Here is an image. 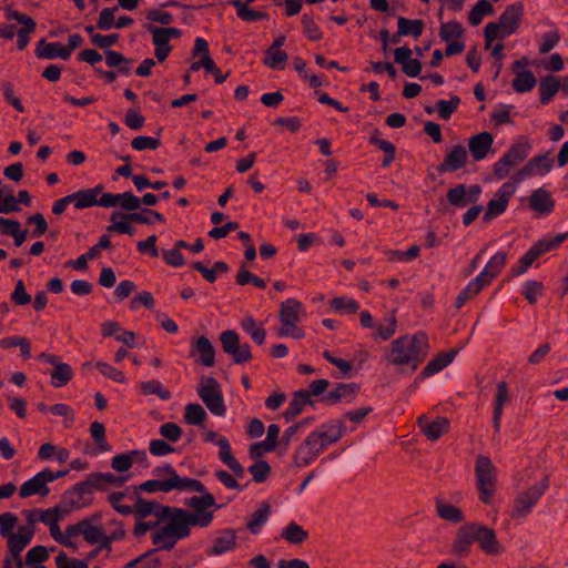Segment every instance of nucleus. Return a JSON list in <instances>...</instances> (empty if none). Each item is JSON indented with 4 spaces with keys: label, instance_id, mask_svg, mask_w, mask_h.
<instances>
[{
    "label": "nucleus",
    "instance_id": "obj_1",
    "mask_svg": "<svg viewBox=\"0 0 568 568\" xmlns=\"http://www.w3.org/2000/svg\"><path fill=\"white\" fill-rule=\"evenodd\" d=\"M211 523L212 520L206 515L172 507L169 521L163 527L153 531L152 542L159 549L172 550L179 540L191 535V527L204 528Z\"/></svg>",
    "mask_w": 568,
    "mask_h": 568
},
{
    "label": "nucleus",
    "instance_id": "obj_2",
    "mask_svg": "<svg viewBox=\"0 0 568 568\" xmlns=\"http://www.w3.org/2000/svg\"><path fill=\"white\" fill-rule=\"evenodd\" d=\"M428 337L426 333L418 332L414 335H403L394 339L384 359L393 366H410L416 371L428 355Z\"/></svg>",
    "mask_w": 568,
    "mask_h": 568
},
{
    "label": "nucleus",
    "instance_id": "obj_3",
    "mask_svg": "<svg viewBox=\"0 0 568 568\" xmlns=\"http://www.w3.org/2000/svg\"><path fill=\"white\" fill-rule=\"evenodd\" d=\"M524 4L516 2L508 6L499 17L498 22H489L485 27V47L488 49L497 37L506 38L514 34L521 22Z\"/></svg>",
    "mask_w": 568,
    "mask_h": 568
},
{
    "label": "nucleus",
    "instance_id": "obj_4",
    "mask_svg": "<svg viewBox=\"0 0 568 568\" xmlns=\"http://www.w3.org/2000/svg\"><path fill=\"white\" fill-rule=\"evenodd\" d=\"M475 474L479 499L488 505L496 491V468L490 458L485 455H478L475 463Z\"/></svg>",
    "mask_w": 568,
    "mask_h": 568
},
{
    "label": "nucleus",
    "instance_id": "obj_5",
    "mask_svg": "<svg viewBox=\"0 0 568 568\" xmlns=\"http://www.w3.org/2000/svg\"><path fill=\"white\" fill-rule=\"evenodd\" d=\"M197 394L209 410L216 416H224L226 407L224 405L221 386L214 377L202 376L197 388Z\"/></svg>",
    "mask_w": 568,
    "mask_h": 568
},
{
    "label": "nucleus",
    "instance_id": "obj_6",
    "mask_svg": "<svg viewBox=\"0 0 568 568\" xmlns=\"http://www.w3.org/2000/svg\"><path fill=\"white\" fill-rule=\"evenodd\" d=\"M220 342L224 353L232 356L234 364H243L252 359L248 344H241L240 336L235 331H224L220 335Z\"/></svg>",
    "mask_w": 568,
    "mask_h": 568
},
{
    "label": "nucleus",
    "instance_id": "obj_7",
    "mask_svg": "<svg viewBox=\"0 0 568 568\" xmlns=\"http://www.w3.org/2000/svg\"><path fill=\"white\" fill-rule=\"evenodd\" d=\"M547 488L548 479L545 477L539 485L531 486L527 490L518 494L517 498L515 499L511 517H526Z\"/></svg>",
    "mask_w": 568,
    "mask_h": 568
},
{
    "label": "nucleus",
    "instance_id": "obj_8",
    "mask_svg": "<svg viewBox=\"0 0 568 568\" xmlns=\"http://www.w3.org/2000/svg\"><path fill=\"white\" fill-rule=\"evenodd\" d=\"M529 145L527 143H517L506 152V154L495 163L494 174L497 179L506 178L514 166L520 164L528 156Z\"/></svg>",
    "mask_w": 568,
    "mask_h": 568
},
{
    "label": "nucleus",
    "instance_id": "obj_9",
    "mask_svg": "<svg viewBox=\"0 0 568 568\" xmlns=\"http://www.w3.org/2000/svg\"><path fill=\"white\" fill-rule=\"evenodd\" d=\"M101 518L100 514H93L89 518H84L74 525L68 526V536L72 537V540L79 536L90 544L95 545L100 537H102L103 527L94 525Z\"/></svg>",
    "mask_w": 568,
    "mask_h": 568
},
{
    "label": "nucleus",
    "instance_id": "obj_10",
    "mask_svg": "<svg viewBox=\"0 0 568 568\" xmlns=\"http://www.w3.org/2000/svg\"><path fill=\"white\" fill-rule=\"evenodd\" d=\"M324 449V444L318 439L317 433H311L296 449L294 463L297 467L307 466L314 462Z\"/></svg>",
    "mask_w": 568,
    "mask_h": 568
},
{
    "label": "nucleus",
    "instance_id": "obj_11",
    "mask_svg": "<svg viewBox=\"0 0 568 568\" xmlns=\"http://www.w3.org/2000/svg\"><path fill=\"white\" fill-rule=\"evenodd\" d=\"M135 506L133 507V514L136 519H144L150 515L156 516L159 519H166L169 521L172 513V507L161 505L154 500H145L141 497L140 493L134 491Z\"/></svg>",
    "mask_w": 568,
    "mask_h": 568
},
{
    "label": "nucleus",
    "instance_id": "obj_12",
    "mask_svg": "<svg viewBox=\"0 0 568 568\" xmlns=\"http://www.w3.org/2000/svg\"><path fill=\"white\" fill-rule=\"evenodd\" d=\"M516 191V186L511 182H506L495 193L494 197L488 202L487 209L484 213V221H490L493 217L504 213L507 209L508 202Z\"/></svg>",
    "mask_w": 568,
    "mask_h": 568
},
{
    "label": "nucleus",
    "instance_id": "obj_13",
    "mask_svg": "<svg viewBox=\"0 0 568 568\" xmlns=\"http://www.w3.org/2000/svg\"><path fill=\"white\" fill-rule=\"evenodd\" d=\"M473 534L474 542H477L485 554L498 555L501 552V546L493 528L474 523Z\"/></svg>",
    "mask_w": 568,
    "mask_h": 568
},
{
    "label": "nucleus",
    "instance_id": "obj_14",
    "mask_svg": "<svg viewBox=\"0 0 568 568\" xmlns=\"http://www.w3.org/2000/svg\"><path fill=\"white\" fill-rule=\"evenodd\" d=\"M417 425L427 439L432 442H436L447 434L450 427L448 418L440 416L432 420L426 415H420L417 418Z\"/></svg>",
    "mask_w": 568,
    "mask_h": 568
},
{
    "label": "nucleus",
    "instance_id": "obj_15",
    "mask_svg": "<svg viewBox=\"0 0 568 568\" xmlns=\"http://www.w3.org/2000/svg\"><path fill=\"white\" fill-rule=\"evenodd\" d=\"M39 359L44 361L54 367L51 373V384L54 387H62L71 381L73 376L72 368L69 364L61 363L59 356L41 353L39 355Z\"/></svg>",
    "mask_w": 568,
    "mask_h": 568
},
{
    "label": "nucleus",
    "instance_id": "obj_16",
    "mask_svg": "<svg viewBox=\"0 0 568 568\" xmlns=\"http://www.w3.org/2000/svg\"><path fill=\"white\" fill-rule=\"evenodd\" d=\"M33 535L34 527L27 525L20 526L17 532L7 536L10 556L18 557V555H21L23 549L31 542Z\"/></svg>",
    "mask_w": 568,
    "mask_h": 568
},
{
    "label": "nucleus",
    "instance_id": "obj_17",
    "mask_svg": "<svg viewBox=\"0 0 568 568\" xmlns=\"http://www.w3.org/2000/svg\"><path fill=\"white\" fill-rule=\"evenodd\" d=\"M474 523H467L458 528L452 545V552L456 557L467 556L474 544Z\"/></svg>",
    "mask_w": 568,
    "mask_h": 568
},
{
    "label": "nucleus",
    "instance_id": "obj_18",
    "mask_svg": "<svg viewBox=\"0 0 568 568\" xmlns=\"http://www.w3.org/2000/svg\"><path fill=\"white\" fill-rule=\"evenodd\" d=\"M467 151L465 146L455 145L449 153L446 154L444 161L437 166L439 173L455 172L464 168L467 163Z\"/></svg>",
    "mask_w": 568,
    "mask_h": 568
},
{
    "label": "nucleus",
    "instance_id": "obj_19",
    "mask_svg": "<svg viewBox=\"0 0 568 568\" xmlns=\"http://www.w3.org/2000/svg\"><path fill=\"white\" fill-rule=\"evenodd\" d=\"M413 51L408 47H400L394 50L395 62L402 65V71L410 78L419 75L422 62L418 59H412Z\"/></svg>",
    "mask_w": 568,
    "mask_h": 568
},
{
    "label": "nucleus",
    "instance_id": "obj_20",
    "mask_svg": "<svg viewBox=\"0 0 568 568\" xmlns=\"http://www.w3.org/2000/svg\"><path fill=\"white\" fill-rule=\"evenodd\" d=\"M494 139L489 132H481L468 140V149L475 161H481L491 149Z\"/></svg>",
    "mask_w": 568,
    "mask_h": 568
},
{
    "label": "nucleus",
    "instance_id": "obj_21",
    "mask_svg": "<svg viewBox=\"0 0 568 568\" xmlns=\"http://www.w3.org/2000/svg\"><path fill=\"white\" fill-rule=\"evenodd\" d=\"M507 261V254L496 253L486 264L485 268L476 277L484 286L489 285L503 271Z\"/></svg>",
    "mask_w": 568,
    "mask_h": 568
},
{
    "label": "nucleus",
    "instance_id": "obj_22",
    "mask_svg": "<svg viewBox=\"0 0 568 568\" xmlns=\"http://www.w3.org/2000/svg\"><path fill=\"white\" fill-rule=\"evenodd\" d=\"M48 483L49 481L47 479V476L42 470L21 485L19 495L21 498H27L32 495H40L42 497H45L50 491L48 488Z\"/></svg>",
    "mask_w": 568,
    "mask_h": 568
},
{
    "label": "nucleus",
    "instance_id": "obj_23",
    "mask_svg": "<svg viewBox=\"0 0 568 568\" xmlns=\"http://www.w3.org/2000/svg\"><path fill=\"white\" fill-rule=\"evenodd\" d=\"M314 404L315 402L310 398V394L306 393V389H300L293 394L283 416L285 420L290 423L303 412L305 405L314 406Z\"/></svg>",
    "mask_w": 568,
    "mask_h": 568
},
{
    "label": "nucleus",
    "instance_id": "obj_24",
    "mask_svg": "<svg viewBox=\"0 0 568 568\" xmlns=\"http://www.w3.org/2000/svg\"><path fill=\"white\" fill-rule=\"evenodd\" d=\"M529 207L539 214H549L554 211L555 201L548 190L539 187L529 196Z\"/></svg>",
    "mask_w": 568,
    "mask_h": 568
},
{
    "label": "nucleus",
    "instance_id": "obj_25",
    "mask_svg": "<svg viewBox=\"0 0 568 568\" xmlns=\"http://www.w3.org/2000/svg\"><path fill=\"white\" fill-rule=\"evenodd\" d=\"M456 355L457 349H450L446 353L437 355L434 359L429 361L427 365L423 368V371L419 374V378L424 379L439 373L454 361Z\"/></svg>",
    "mask_w": 568,
    "mask_h": 568
},
{
    "label": "nucleus",
    "instance_id": "obj_26",
    "mask_svg": "<svg viewBox=\"0 0 568 568\" xmlns=\"http://www.w3.org/2000/svg\"><path fill=\"white\" fill-rule=\"evenodd\" d=\"M202 496H193L187 501L186 505L193 509V513L200 515H206L211 520H213V510H209L211 507L220 508L221 506H216L215 498L211 493L204 490L201 493Z\"/></svg>",
    "mask_w": 568,
    "mask_h": 568
},
{
    "label": "nucleus",
    "instance_id": "obj_27",
    "mask_svg": "<svg viewBox=\"0 0 568 568\" xmlns=\"http://www.w3.org/2000/svg\"><path fill=\"white\" fill-rule=\"evenodd\" d=\"M36 54L40 59H69V52L64 45L59 42H47L44 39L38 42Z\"/></svg>",
    "mask_w": 568,
    "mask_h": 568
},
{
    "label": "nucleus",
    "instance_id": "obj_28",
    "mask_svg": "<svg viewBox=\"0 0 568 568\" xmlns=\"http://www.w3.org/2000/svg\"><path fill=\"white\" fill-rule=\"evenodd\" d=\"M217 445L220 446V459L233 471L236 477L243 478L245 470L243 466L233 457L229 440L226 438H220L217 440Z\"/></svg>",
    "mask_w": 568,
    "mask_h": 568
},
{
    "label": "nucleus",
    "instance_id": "obj_29",
    "mask_svg": "<svg viewBox=\"0 0 568 568\" xmlns=\"http://www.w3.org/2000/svg\"><path fill=\"white\" fill-rule=\"evenodd\" d=\"M552 161L547 155L535 156L518 172L519 180L534 174L542 175L550 171Z\"/></svg>",
    "mask_w": 568,
    "mask_h": 568
},
{
    "label": "nucleus",
    "instance_id": "obj_30",
    "mask_svg": "<svg viewBox=\"0 0 568 568\" xmlns=\"http://www.w3.org/2000/svg\"><path fill=\"white\" fill-rule=\"evenodd\" d=\"M103 185L99 184L93 189H87L70 194L72 203L77 209H85L97 205L98 195L102 192Z\"/></svg>",
    "mask_w": 568,
    "mask_h": 568
},
{
    "label": "nucleus",
    "instance_id": "obj_31",
    "mask_svg": "<svg viewBox=\"0 0 568 568\" xmlns=\"http://www.w3.org/2000/svg\"><path fill=\"white\" fill-rule=\"evenodd\" d=\"M194 349L199 354L197 362L205 367H212L215 364V348L206 336H200L195 344Z\"/></svg>",
    "mask_w": 568,
    "mask_h": 568
},
{
    "label": "nucleus",
    "instance_id": "obj_32",
    "mask_svg": "<svg viewBox=\"0 0 568 568\" xmlns=\"http://www.w3.org/2000/svg\"><path fill=\"white\" fill-rule=\"evenodd\" d=\"M508 400H509L508 385L506 382L501 381L497 385V394H496V398H495L494 416H493L494 428L496 432H498L500 428L503 407H504V404L507 403Z\"/></svg>",
    "mask_w": 568,
    "mask_h": 568
},
{
    "label": "nucleus",
    "instance_id": "obj_33",
    "mask_svg": "<svg viewBox=\"0 0 568 568\" xmlns=\"http://www.w3.org/2000/svg\"><path fill=\"white\" fill-rule=\"evenodd\" d=\"M301 307L302 303L295 298H287L282 302L280 307V320L282 324L292 325V323H297L300 321Z\"/></svg>",
    "mask_w": 568,
    "mask_h": 568
},
{
    "label": "nucleus",
    "instance_id": "obj_34",
    "mask_svg": "<svg viewBox=\"0 0 568 568\" xmlns=\"http://www.w3.org/2000/svg\"><path fill=\"white\" fill-rule=\"evenodd\" d=\"M325 430L316 432L318 439L324 444V448L336 443L344 435L345 426L342 420H335L324 426Z\"/></svg>",
    "mask_w": 568,
    "mask_h": 568
},
{
    "label": "nucleus",
    "instance_id": "obj_35",
    "mask_svg": "<svg viewBox=\"0 0 568 568\" xmlns=\"http://www.w3.org/2000/svg\"><path fill=\"white\" fill-rule=\"evenodd\" d=\"M560 90V80L555 75H546L539 81L540 103L547 104Z\"/></svg>",
    "mask_w": 568,
    "mask_h": 568
},
{
    "label": "nucleus",
    "instance_id": "obj_36",
    "mask_svg": "<svg viewBox=\"0 0 568 568\" xmlns=\"http://www.w3.org/2000/svg\"><path fill=\"white\" fill-rule=\"evenodd\" d=\"M236 546V535L234 530L226 529L214 541V546L207 551L209 555H222L232 550Z\"/></svg>",
    "mask_w": 568,
    "mask_h": 568
},
{
    "label": "nucleus",
    "instance_id": "obj_37",
    "mask_svg": "<svg viewBox=\"0 0 568 568\" xmlns=\"http://www.w3.org/2000/svg\"><path fill=\"white\" fill-rule=\"evenodd\" d=\"M436 511L442 519L449 523L459 524L463 523L465 519L460 508L448 503H445L440 499L436 500Z\"/></svg>",
    "mask_w": 568,
    "mask_h": 568
},
{
    "label": "nucleus",
    "instance_id": "obj_38",
    "mask_svg": "<svg viewBox=\"0 0 568 568\" xmlns=\"http://www.w3.org/2000/svg\"><path fill=\"white\" fill-rule=\"evenodd\" d=\"M77 494L78 493L73 491L71 488L62 495L61 503L58 505V507L61 508V511L63 513L64 516H67L73 509H79L91 504V499L83 500Z\"/></svg>",
    "mask_w": 568,
    "mask_h": 568
},
{
    "label": "nucleus",
    "instance_id": "obj_39",
    "mask_svg": "<svg viewBox=\"0 0 568 568\" xmlns=\"http://www.w3.org/2000/svg\"><path fill=\"white\" fill-rule=\"evenodd\" d=\"M159 547L156 546L155 549L148 550L143 555L139 556L138 558L129 561L125 565V568H160L161 560L155 556V554L159 551Z\"/></svg>",
    "mask_w": 568,
    "mask_h": 568
},
{
    "label": "nucleus",
    "instance_id": "obj_40",
    "mask_svg": "<svg viewBox=\"0 0 568 568\" xmlns=\"http://www.w3.org/2000/svg\"><path fill=\"white\" fill-rule=\"evenodd\" d=\"M398 36H413L418 38L424 30V22L420 19L410 20L405 17H399L397 20Z\"/></svg>",
    "mask_w": 568,
    "mask_h": 568
},
{
    "label": "nucleus",
    "instance_id": "obj_41",
    "mask_svg": "<svg viewBox=\"0 0 568 568\" xmlns=\"http://www.w3.org/2000/svg\"><path fill=\"white\" fill-rule=\"evenodd\" d=\"M359 387L357 384H344L341 383L336 386L335 389L329 392L324 400L328 404H335L341 402L344 398L354 396L358 392Z\"/></svg>",
    "mask_w": 568,
    "mask_h": 568
},
{
    "label": "nucleus",
    "instance_id": "obj_42",
    "mask_svg": "<svg viewBox=\"0 0 568 568\" xmlns=\"http://www.w3.org/2000/svg\"><path fill=\"white\" fill-rule=\"evenodd\" d=\"M170 490H194L196 493H204L205 487L202 481L189 477H181L174 475L170 478Z\"/></svg>",
    "mask_w": 568,
    "mask_h": 568
},
{
    "label": "nucleus",
    "instance_id": "obj_43",
    "mask_svg": "<svg viewBox=\"0 0 568 568\" xmlns=\"http://www.w3.org/2000/svg\"><path fill=\"white\" fill-rule=\"evenodd\" d=\"M125 215H126V213L124 214V213H122L120 211L112 212V214L110 216V221L112 222V224H110L106 227L108 232H118V233H121V234L133 235L134 234V229L129 223L131 221L130 220H125Z\"/></svg>",
    "mask_w": 568,
    "mask_h": 568
},
{
    "label": "nucleus",
    "instance_id": "obj_44",
    "mask_svg": "<svg viewBox=\"0 0 568 568\" xmlns=\"http://www.w3.org/2000/svg\"><path fill=\"white\" fill-rule=\"evenodd\" d=\"M537 83L536 77L531 71L516 72L513 80V89L518 93L531 91Z\"/></svg>",
    "mask_w": 568,
    "mask_h": 568
},
{
    "label": "nucleus",
    "instance_id": "obj_45",
    "mask_svg": "<svg viewBox=\"0 0 568 568\" xmlns=\"http://www.w3.org/2000/svg\"><path fill=\"white\" fill-rule=\"evenodd\" d=\"M281 536L287 542L298 545L304 542L308 538V532L305 529H303L300 525L291 523L282 531Z\"/></svg>",
    "mask_w": 568,
    "mask_h": 568
},
{
    "label": "nucleus",
    "instance_id": "obj_46",
    "mask_svg": "<svg viewBox=\"0 0 568 568\" xmlns=\"http://www.w3.org/2000/svg\"><path fill=\"white\" fill-rule=\"evenodd\" d=\"M494 13L493 4L487 0H479L470 10L468 14L469 23L473 26H478L484 16H489Z\"/></svg>",
    "mask_w": 568,
    "mask_h": 568
},
{
    "label": "nucleus",
    "instance_id": "obj_47",
    "mask_svg": "<svg viewBox=\"0 0 568 568\" xmlns=\"http://www.w3.org/2000/svg\"><path fill=\"white\" fill-rule=\"evenodd\" d=\"M485 286L475 277L467 286L458 294L455 301V306L460 308L468 300L478 295Z\"/></svg>",
    "mask_w": 568,
    "mask_h": 568
},
{
    "label": "nucleus",
    "instance_id": "obj_48",
    "mask_svg": "<svg viewBox=\"0 0 568 568\" xmlns=\"http://www.w3.org/2000/svg\"><path fill=\"white\" fill-rule=\"evenodd\" d=\"M447 201L455 207H465L470 204L467 197V186L465 184H458L447 191Z\"/></svg>",
    "mask_w": 568,
    "mask_h": 568
},
{
    "label": "nucleus",
    "instance_id": "obj_49",
    "mask_svg": "<svg viewBox=\"0 0 568 568\" xmlns=\"http://www.w3.org/2000/svg\"><path fill=\"white\" fill-rule=\"evenodd\" d=\"M170 478L165 479H150L144 483H142L139 486H134L133 489L136 493L144 491V493H155V491H162V493H169L170 490Z\"/></svg>",
    "mask_w": 568,
    "mask_h": 568
},
{
    "label": "nucleus",
    "instance_id": "obj_50",
    "mask_svg": "<svg viewBox=\"0 0 568 568\" xmlns=\"http://www.w3.org/2000/svg\"><path fill=\"white\" fill-rule=\"evenodd\" d=\"M206 413L200 404H189L184 409V420L189 425H203Z\"/></svg>",
    "mask_w": 568,
    "mask_h": 568
},
{
    "label": "nucleus",
    "instance_id": "obj_51",
    "mask_svg": "<svg viewBox=\"0 0 568 568\" xmlns=\"http://www.w3.org/2000/svg\"><path fill=\"white\" fill-rule=\"evenodd\" d=\"M235 9L237 17L246 22L266 20L268 18L266 12L248 8L246 2H235Z\"/></svg>",
    "mask_w": 568,
    "mask_h": 568
},
{
    "label": "nucleus",
    "instance_id": "obj_52",
    "mask_svg": "<svg viewBox=\"0 0 568 568\" xmlns=\"http://www.w3.org/2000/svg\"><path fill=\"white\" fill-rule=\"evenodd\" d=\"M241 325L257 345H262L265 342L266 331L263 327L257 326L253 317H245Z\"/></svg>",
    "mask_w": 568,
    "mask_h": 568
},
{
    "label": "nucleus",
    "instance_id": "obj_53",
    "mask_svg": "<svg viewBox=\"0 0 568 568\" xmlns=\"http://www.w3.org/2000/svg\"><path fill=\"white\" fill-rule=\"evenodd\" d=\"M264 64L274 70H283L287 60V53L277 49H267Z\"/></svg>",
    "mask_w": 568,
    "mask_h": 568
},
{
    "label": "nucleus",
    "instance_id": "obj_54",
    "mask_svg": "<svg viewBox=\"0 0 568 568\" xmlns=\"http://www.w3.org/2000/svg\"><path fill=\"white\" fill-rule=\"evenodd\" d=\"M271 513L268 503H263L261 507L252 515L251 520L247 523V528L251 532L256 534L258 528L267 520Z\"/></svg>",
    "mask_w": 568,
    "mask_h": 568
},
{
    "label": "nucleus",
    "instance_id": "obj_55",
    "mask_svg": "<svg viewBox=\"0 0 568 568\" xmlns=\"http://www.w3.org/2000/svg\"><path fill=\"white\" fill-rule=\"evenodd\" d=\"M329 305L334 311L347 314H354L359 310V305L355 300L345 296L332 298Z\"/></svg>",
    "mask_w": 568,
    "mask_h": 568
},
{
    "label": "nucleus",
    "instance_id": "obj_56",
    "mask_svg": "<svg viewBox=\"0 0 568 568\" xmlns=\"http://www.w3.org/2000/svg\"><path fill=\"white\" fill-rule=\"evenodd\" d=\"M464 33L462 24L457 21L442 23L439 37L443 41L448 42L452 39H459Z\"/></svg>",
    "mask_w": 568,
    "mask_h": 568
},
{
    "label": "nucleus",
    "instance_id": "obj_57",
    "mask_svg": "<svg viewBox=\"0 0 568 568\" xmlns=\"http://www.w3.org/2000/svg\"><path fill=\"white\" fill-rule=\"evenodd\" d=\"M48 558L49 554L47 548L44 546H36L27 552L24 564L28 566L38 564V566H34L33 568H45L44 566H41V564Z\"/></svg>",
    "mask_w": 568,
    "mask_h": 568
},
{
    "label": "nucleus",
    "instance_id": "obj_58",
    "mask_svg": "<svg viewBox=\"0 0 568 568\" xmlns=\"http://www.w3.org/2000/svg\"><path fill=\"white\" fill-rule=\"evenodd\" d=\"M568 237V233L559 234L554 239H542L538 241L532 247L538 255L545 254L556 247H558Z\"/></svg>",
    "mask_w": 568,
    "mask_h": 568
},
{
    "label": "nucleus",
    "instance_id": "obj_59",
    "mask_svg": "<svg viewBox=\"0 0 568 568\" xmlns=\"http://www.w3.org/2000/svg\"><path fill=\"white\" fill-rule=\"evenodd\" d=\"M460 103V99L457 95H453L450 100H439L437 102V111L442 119L448 120L452 114L457 110Z\"/></svg>",
    "mask_w": 568,
    "mask_h": 568
},
{
    "label": "nucleus",
    "instance_id": "obj_60",
    "mask_svg": "<svg viewBox=\"0 0 568 568\" xmlns=\"http://www.w3.org/2000/svg\"><path fill=\"white\" fill-rule=\"evenodd\" d=\"M126 496L125 491H114L108 496V501L119 514L129 516L133 514V507L129 505H122L121 501Z\"/></svg>",
    "mask_w": 568,
    "mask_h": 568
},
{
    "label": "nucleus",
    "instance_id": "obj_61",
    "mask_svg": "<svg viewBox=\"0 0 568 568\" xmlns=\"http://www.w3.org/2000/svg\"><path fill=\"white\" fill-rule=\"evenodd\" d=\"M248 471L254 481L264 483L271 474V467L267 462L258 460L248 467Z\"/></svg>",
    "mask_w": 568,
    "mask_h": 568
},
{
    "label": "nucleus",
    "instance_id": "obj_62",
    "mask_svg": "<svg viewBox=\"0 0 568 568\" xmlns=\"http://www.w3.org/2000/svg\"><path fill=\"white\" fill-rule=\"evenodd\" d=\"M141 390L145 395L156 394L161 399H169L171 397V393L163 388L160 382L156 381H148L141 384Z\"/></svg>",
    "mask_w": 568,
    "mask_h": 568
},
{
    "label": "nucleus",
    "instance_id": "obj_63",
    "mask_svg": "<svg viewBox=\"0 0 568 568\" xmlns=\"http://www.w3.org/2000/svg\"><path fill=\"white\" fill-rule=\"evenodd\" d=\"M124 211L135 213L134 211L141 207V201L131 192L119 193V203Z\"/></svg>",
    "mask_w": 568,
    "mask_h": 568
},
{
    "label": "nucleus",
    "instance_id": "obj_64",
    "mask_svg": "<svg viewBox=\"0 0 568 568\" xmlns=\"http://www.w3.org/2000/svg\"><path fill=\"white\" fill-rule=\"evenodd\" d=\"M57 568H89L88 564L80 559H70L67 554L60 552L55 557Z\"/></svg>",
    "mask_w": 568,
    "mask_h": 568
}]
</instances>
